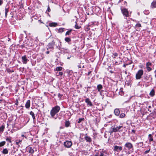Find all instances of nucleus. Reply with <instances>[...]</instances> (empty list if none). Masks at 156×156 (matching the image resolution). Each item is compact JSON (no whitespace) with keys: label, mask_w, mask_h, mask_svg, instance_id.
<instances>
[{"label":"nucleus","mask_w":156,"mask_h":156,"mask_svg":"<svg viewBox=\"0 0 156 156\" xmlns=\"http://www.w3.org/2000/svg\"><path fill=\"white\" fill-rule=\"evenodd\" d=\"M60 109V107L58 105H56L53 107L50 111V115L51 117L53 118L56 119L57 118L55 117V116L59 111Z\"/></svg>","instance_id":"f257e3e1"},{"label":"nucleus","mask_w":156,"mask_h":156,"mask_svg":"<svg viewBox=\"0 0 156 156\" xmlns=\"http://www.w3.org/2000/svg\"><path fill=\"white\" fill-rule=\"evenodd\" d=\"M27 150L30 154H33L35 151H37V149L34 147L29 146L27 147Z\"/></svg>","instance_id":"f03ea898"},{"label":"nucleus","mask_w":156,"mask_h":156,"mask_svg":"<svg viewBox=\"0 0 156 156\" xmlns=\"http://www.w3.org/2000/svg\"><path fill=\"white\" fill-rule=\"evenodd\" d=\"M144 73V71L142 69H140L138 71L136 75V80L140 79Z\"/></svg>","instance_id":"7ed1b4c3"},{"label":"nucleus","mask_w":156,"mask_h":156,"mask_svg":"<svg viewBox=\"0 0 156 156\" xmlns=\"http://www.w3.org/2000/svg\"><path fill=\"white\" fill-rule=\"evenodd\" d=\"M64 145L66 147L70 148L72 145V143L71 141L67 140L64 142Z\"/></svg>","instance_id":"20e7f679"},{"label":"nucleus","mask_w":156,"mask_h":156,"mask_svg":"<svg viewBox=\"0 0 156 156\" xmlns=\"http://www.w3.org/2000/svg\"><path fill=\"white\" fill-rule=\"evenodd\" d=\"M124 146L127 148L129 150L133 148L132 144L130 142L126 143L125 144Z\"/></svg>","instance_id":"39448f33"},{"label":"nucleus","mask_w":156,"mask_h":156,"mask_svg":"<svg viewBox=\"0 0 156 156\" xmlns=\"http://www.w3.org/2000/svg\"><path fill=\"white\" fill-rule=\"evenodd\" d=\"M113 151H114L119 152L122 150V147L121 146H115L113 147Z\"/></svg>","instance_id":"423d86ee"},{"label":"nucleus","mask_w":156,"mask_h":156,"mask_svg":"<svg viewBox=\"0 0 156 156\" xmlns=\"http://www.w3.org/2000/svg\"><path fill=\"white\" fill-rule=\"evenodd\" d=\"M84 139L87 142L90 143L92 141L91 138L90 136H87V133L85 135Z\"/></svg>","instance_id":"0eeeda50"},{"label":"nucleus","mask_w":156,"mask_h":156,"mask_svg":"<svg viewBox=\"0 0 156 156\" xmlns=\"http://www.w3.org/2000/svg\"><path fill=\"white\" fill-rule=\"evenodd\" d=\"M55 42L54 41H52L51 42L49 43L48 45V48L53 49L54 48L53 46L55 45Z\"/></svg>","instance_id":"6e6552de"},{"label":"nucleus","mask_w":156,"mask_h":156,"mask_svg":"<svg viewBox=\"0 0 156 156\" xmlns=\"http://www.w3.org/2000/svg\"><path fill=\"white\" fill-rule=\"evenodd\" d=\"M22 62L23 64H26L27 61H29L27 58L26 56H23L22 57Z\"/></svg>","instance_id":"1a4fd4ad"},{"label":"nucleus","mask_w":156,"mask_h":156,"mask_svg":"<svg viewBox=\"0 0 156 156\" xmlns=\"http://www.w3.org/2000/svg\"><path fill=\"white\" fill-rule=\"evenodd\" d=\"M127 2L126 1H124L123 2V4H122V5H123L121 7V10H127V9H126L125 7L127 6Z\"/></svg>","instance_id":"9d476101"},{"label":"nucleus","mask_w":156,"mask_h":156,"mask_svg":"<svg viewBox=\"0 0 156 156\" xmlns=\"http://www.w3.org/2000/svg\"><path fill=\"white\" fill-rule=\"evenodd\" d=\"M124 16L128 17H129V15L128 10H121Z\"/></svg>","instance_id":"9b49d317"},{"label":"nucleus","mask_w":156,"mask_h":156,"mask_svg":"<svg viewBox=\"0 0 156 156\" xmlns=\"http://www.w3.org/2000/svg\"><path fill=\"white\" fill-rule=\"evenodd\" d=\"M103 88V86L101 84H98L97 86V89L98 91L100 92V93L101 94L102 92V90H101Z\"/></svg>","instance_id":"f8f14e48"},{"label":"nucleus","mask_w":156,"mask_h":156,"mask_svg":"<svg viewBox=\"0 0 156 156\" xmlns=\"http://www.w3.org/2000/svg\"><path fill=\"white\" fill-rule=\"evenodd\" d=\"M151 7L152 9H154L156 7V1H154L151 3Z\"/></svg>","instance_id":"ddd939ff"},{"label":"nucleus","mask_w":156,"mask_h":156,"mask_svg":"<svg viewBox=\"0 0 156 156\" xmlns=\"http://www.w3.org/2000/svg\"><path fill=\"white\" fill-rule=\"evenodd\" d=\"M114 113L115 115L118 116L119 115L120 111L119 109L116 108L114 110Z\"/></svg>","instance_id":"4468645a"},{"label":"nucleus","mask_w":156,"mask_h":156,"mask_svg":"<svg viewBox=\"0 0 156 156\" xmlns=\"http://www.w3.org/2000/svg\"><path fill=\"white\" fill-rule=\"evenodd\" d=\"M85 101L86 103L88 105H89L90 106H92V104L91 102L88 98L86 99H85Z\"/></svg>","instance_id":"2eb2a0df"},{"label":"nucleus","mask_w":156,"mask_h":156,"mask_svg":"<svg viewBox=\"0 0 156 156\" xmlns=\"http://www.w3.org/2000/svg\"><path fill=\"white\" fill-rule=\"evenodd\" d=\"M30 106V100H28L27 101L25 104V107L27 108H29Z\"/></svg>","instance_id":"dca6fc26"},{"label":"nucleus","mask_w":156,"mask_h":156,"mask_svg":"<svg viewBox=\"0 0 156 156\" xmlns=\"http://www.w3.org/2000/svg\"><path fill=\"white\" fill-rule=\"evenodd\" d=\"M112 4L111 3H107V4H106V5L105 6V9H107L108 10L109 9H110V7L112 6Z\"/></svg>","instance_id":"f3484780"},{"label":"nucleus","mask_w":156,"mask_h":156,"mask_svg":"<svg viewBox=\"0 0 156 156\" xmlns=\"http://www.w3.org/2000/svg\"><path fill=\"white\" fill-rule=\"evenodd\" d=\"M57 25V24L56 23L52 22L49 23V26L51 27H55Z\"/></svg>","instance_id":"a211bd4d"},{"label":"nucleus","mask_w":156,"mask_h":156,"mask_svg":"<svg viewBox=\"0 0 156 156\" xmlns=\"http://www.w3.org/2000/svg\"><path fill=\"white\" fill-rule=\"evenodd\" d=\"M5 128V126L4 125H2L1 127H0V133H2Z\"/></svg>","instance_id":"6ab92c4d"},{"label":"nucleus","mask_w":156,"mask_h":156,"mask_svg":"<svg viewBox=\"0 0 156 156\" xmlns=\"http://www.w3.org/2000/svg\"><path fill=\"white\" fill-rule=\"evenodd\" d=\"M155 91L154 89H152L149 93V95L151 97H153L154 95Z\"/></svg>","instance_id":"aec40b11"},{"label":"nucleus","mask_w":156,"mask_h":156,"mask_svg":"<svg viewBox=\"0 0 156 156\" xmlns=\"http://www.w3.org/2000/svg\"><path fill=\"white\" fill-rule=\"evenodd\" d=\"M30 114L31 115L33 118V119L34 121L35 120V115L34 112L32 111H31L30 112Z\"/></svg>","instance_id":"412c9836"},{"label":"nucleus","mask_w":156,"mask_h":156,"mask_svg":"<svg viewBox=\"0 0 156 156\" xmlns=\"http://www.w3.org/2000/svg\"><path fill=\"white\" fill-rule=\"evenodd\" d=\"M9 151L7 148L4 149L2 151V153L4 154H6L8 153Z\"/></svg>","instance_id":"4be33fe9"},{"label":"nucleus","mask_w":156,"mask_h":156,"mask_svg":"<svg viewBox=\"0 0 156 156\" xmlns=\"http://www.w3.org/2000/svg\"><path fill=\"white\" fill-rule=\"evenodd\" d=\"M148 139L149 142H151V141H153V136L151 134H149Z\"/></svg>","instance_id":"5701e85b"},{"label":"nucleus","mask_w":156,"mask_h":156,"mask_svg":"<svg viewBox=\"0 0 156 156\" xmlns=\"http://www.w3.org/2000/svg\"><path fill=\"white\" fill-rule=\"evenodd\" d=\"M11 139L12 137H9L7 136L6 137L5 140L6 141L9 142L10 143H11L12 142Z\"/></svg>","instance_id":"b1692460"},{"label":"nucleus","mask_w":156,"mask_h":156,"mask_svg":"<svg viewBox=\"0 0 156 156\" xmlns=\"http://www.w3.org/2000/svg\"><path fill=\"white\" fill-rule=\"evenodd\" d=\"M62 68L61 66H59V67H57L55 69V71H60L61 70H62Z\"/></svg>","instance_id":"393cba45"},{"label":"nucleus","mask_w":156,"mask_h":156,"mask_svg":"<svg viewBox=\"0 0 156 156\" xmlns=\"http://www.w3.org/2000/svg\"><path fill=\"white\" fill-rule=\"evenodd\" d=\"M21 140H16V144L18 146V147H19L20 146V145L19 144L20 142H21Z\"/></svg>","instance_id":"a878e982"},{"label":"nucleus","mask_w":156,"mask_h":156,"mask_svg":"<svg viewBox=\"0 0 156 156\" xmlns=\"http://www.w3.org/2000/svg\"><path fill=\"white\" fill-rule=\"evenodd\" d=\"M70 122L69 121H66L65 123V126L66 127H67L69 126Z\"/></svg>","instance_id":"bb28decb"},{"label":"nucleus","mask_w":156,"mask_h":156,"mask_svg":"<svg viewBox=\"0 0 156 156\" xmlns=\"http://www.w3.org/2000/svg\"><path fill=\"white\" fill-rule=\"evenodd\" d=\"M5 141H3L0 142V147H2L4 146L5 144Z\"/></svg>","instance_id":"cd10ccee"},{"label":"nucleus","mask_w":156,"mask_h":156,"mask_svg":"<svg viewBox=\"0 0 156 156\" xmlns=\"http://www.w3.org/2000/svg\"><path fill=\"white\" fill-rule=\"evenodd\" d=\"M65 41L67 42H69L71 41V39L69 37H66L65 39Z\"/></svg>","instance_id":"c85d7f7f"},{"label":"nucleus","mask_w":156,"mask_h":156,"mask_svg":"<svg viewBox=\"0 0 156 156\" xmlns=\"http://www.w3.org/2000/svg\"><path fill=\"white\" fill-rule=\"evenodd\" d=\"M112 129L113 131H114V132L119 131V130L118 129V128L117 127H114Z\"/></svg>","instance_id":"c756f323"},{"label":"nucleus","mask_w":156,"mask_h":156,"mask_svg":"<svg viewBox=\"0 0 156 156\" xmlns=\"http://www.w3.org/2000/svg\"><path fill=\"white\" fill-rule=\"evenodd\" d=\"M6 70L8 73H11L14 72V71L13 70H12L9 68H8L6 69Z\"/></svg>","instance_id":"7c9ffc66"},{"label":"nucleus","mask_w":156,"mask_h":156,"mask_svg":"<svg viewBox=\"0 0 156 156\" xmlns=\"http://www.w3.org/2000/svg\"><path fill=\"white\" fill-rule=\"evenodd\" d=\"M75 23H76V25H75V28L77 29H80V27L78 25L76 22H75Z\"/></svg>","instance_id":"2f4dec72"},{"label":"nucleus","mask_w":156,"mask_h":156,"mask_svg":"<svg viewBox=\"0 0 156 156\" xmlns=\"http://www.w3.org/2000/svg\"><path fill=\"white\" fill-rule=\"evenodd\" d=\"M64 28H60L58 30V32L59 33H62L64 31Z\"/></svg>","instance_id":"473e14b6"},{"label":"nucleus","mask_w":156,"mask_h":156,"mask_svg":"<svg viewBox=\"0 0 156 156\" xmlns=\"http://www.w3.org/2000/svg\"><path fill=\"white\" fill-rule=\"evenodd\" d=\"M125 115H126L124 113H122L120 114L119 117L120 118H123L125 116Z\"/></svg>","instance_id":"72a5a7b5"},{"label":"nucleus","mask_w":156,"mask_h":156,"mask_svg":"<svg viewBox=\"0 0 156 156\" xmlns=\"http://www.w3.org/2000/svg\"><path fill=\"white\" fill-rule=\"evenodd\" d=\"M146 68L147 69L148 72L152 70V69L150 66H146Z\"/></svg>","instance_id":"f704fd0d"},{"label":"nucleus","mask_w":156,"mask_h":156,"mask_svg":"<svg viewBox=\"0 0 156 156\" xmlns=\"http://www.w3.org/2000/svg\"><path fill=\"white\" fill-rule=\"evenodd\" d=\"M135 26L136 28H139L141 27V25L139 23H137Z\"/></svg>","instance_id":"c9c22d12"},{"label":"nucleus","mask_w":156,"mask_h":156,"mask_svg":"<svg viewBox=\"0 0 156 156\" xmlns=\"http://www.w3.org/2000/svg\"><path fill=\"white\" fill-rule=\"evenodd\" d=\"M152 64L151 62H148L146 63V66H151Z\"/></svg>","instance_id":"e433bc0d"},{"label":"nucleus","mask_w":156,"mask_h":156,"mask_svg":"<svg viewBox=\"0 0 156 156\" xmlns=\"http://www.w3.org/2000/svg\"><path fill=\"white\" fill-rule=\"evenodd\" d=\"M72 31V30H69L66 32V33L65 35L66 36L67 35H69L70 34V33Z\"/></svg>","instance_id":"4c0bfd02"},{"label":"nucleus","mask_w":156,"mask_h":156,"mask_svg":"<svg viewBox=\"0 0 156 156\" xmlns=\"http://www.w3.org/2000/svg\"><path fill=\"white\" fill-rule=\"evenodd\" d=\"M84 120V118H80L78 121V123H80L81 121Z\"/></svg>","instance_id":"58836bf2"},{"label":"nucleus","mask_w":156,"mask_h":156,"mask_svg":"<svg viewBox=\"0 0 156 156\" xmlns=\"http://www.w3.org/2000/svg\"><path fill=\"white\" fill-rule=\"evenodd\" d=\"M117 127L118 129L119 130V131H120L119 130L121 129L123 127V126H117Z\"/></svg>","instance_id":"ea45409f"},{"label":"nucleus","mask_w":156,"mask_h":156,"mask_svg":"<svg viewBox=\"0 0 156 156\" xmlns=\"http://www.w3.org/2000/svg\"><path fill=\"white\" fill-rule=\"evenodd\" d=\"M15 105H18V101L17 99L16 100V101H15Z\"/></svg>","instance_id":"a19ab883"},{"label":"nucleus","mask_w":156,"mask_h":156,"mask_svg":"<svg viewBox=\"0 0 156 156\" xmlns=\"http://www.w3.org/2000/svg\"><path fill=\"white\" fill-rule=\"evenodd\" d=\"M150 149H149V150L145 151L144 152V153L146 154L148 153L149 152Z\"/></svg>","instance_id":"79ce46f5"},{"label":"nucleus","mask_w":156,"mask_h":156,"mask_svg":"<svg viewBox=\"0 0 156 156\" xmlns=\"http://www.w3.org/2000/svg\"><path fill=\"white\" fill-rule=\"evenodd\" d=\"M113 55L115 56V57H117L118 55V54L116 53H115L113 54Z\"/></svg>","instance_id":"37998d69"},{"label":"nucleus","mask_w":156,"mask_h":156,"mask_svg":"<svg viewBox=\"0 0 156 156\" xmlns=\"http://www.w3.org/2000/svg\"><path fill=\"white\" fill-rule=\"evenodd\" d=\"M3 1L2 0H0V5H2L3 3Z\"/></svg>","instance_id":"c03bdc74"},{"label":"nucleus","mask_w":156,"mask_h":156,"mask_svg":"<svg viewBox=\"0 0 156 156\" xmlns=\"http://www.w3.org/2000/svg\"><path fill=\"white\" fill-rule=\"evenodd\" d=\"M59 74L60 75L62 76L63 75V73L62 72H59Z\"/></svg>","instance_id":"a18cd8bd"},{"label":"nucleus","mask_w":156,"mask_h":156,"mask_svg":"<svg viewBox=\"0 0 156 156\" xmlns=\"http://www.w3.org/2000/svg\"><path fill=\"white\" fill-rule=\"evenodd\" d=\"M123 1V0H119L118 2V4H119L120 2H121Z\"/></svg>","instance_id":"49530a36"},{"label":"nucleus","mask_w":156,"mask_h":156,"mask_svg":"<svg viewBox=\"0 0 156 156\" xmlns=\"http://www.w3.org/2000/svg\"><path fill=\"white\" fill-rule=\"evenodd\" d=\"M62 96V95L61 94H58V97L59 98H61V97Z\"/></svg>","instance_id":"de8ad7c7"},{"label":"nucleus","mask_w":156,"mask_h":156,"mask_svg":"<svg viewBox=\"0 0 156 156\" xmlns=\"http://www.w3.org/2000/svg\"><path fill=\"white\" fill-rule=\"evenodd\" d=\"M8 10H5V15L6 16H7V13L8 12Z\"/></svg>","instance_id":"09e8293b"},{"label":"nucleus","mask_w":156,"mask_h":156,"mask_svg":"<svg viewBox=\"0 0 156 156\" xmlns=\"http://www.w3.org/2000/svg\"><path fill=\"white\" fill-rule=\"evenodd\" d=\"M91 73V71H89V72H88V73L87 75H89Z\"/></svg>","instance_id":"8fccbe9b"},{"label":"nucleus","mask_w":156,"mask_h":156,"mask_svg":"<svg viewBox=\"0 0 156 156\" xmlns=\"http://www.w3.org/2000/svg\"><path fill=\"white\" fill-rule=\"evenodd\" d=\"M20 47H21L22 48H23V47H24V44L20 46Z\"/></svg>","instance_id":"3c124183"},{"label":"nucleus","mask_w":156,"mask_h":156,"mask_svg":"<svg viewBox=\"0 0 156 156\" xmlns=\"http://www.w3.org/2000/svg\"><path fill=\"white\" fill-rule=\"evenodd\" d=\"M110 132L112 133H113V132H114V131H113V129H112V130H110Z\"/></svg>","instance_id":"603ef678"},{"label":"nucleus","mask_w":156,"mask_h":156,"mask_svg":"<svg viewBox=\"0 0 156 156\" xmlns=\"http://www.w3.org/2000/svg\"><path fill=\"white\" fill-rule=\"evenodd\" d=\"M99 156H104V154L103 153H101V154L99 155Z\"/></svg>","instance_id":"864d4df0"},{"label":"nucleus","mask_w":156,"mask_h":156,"mask_svg":"<svg viewBox=\"0 0 156 156\" xmlns=\"http://www.w3.org/2000/svg\"><path fill=\"white\" fill-rule=\"evenodd\" d=\"M47 54H48L49 53V51H47L46 52Z\"/></svg>","instance_id":"5fc2aeb1"},{"label":"nucleus","mask_w":156,"mask_h":156,"mask_svg":"<svg viewBox=\"0 0 156 156\" xmlns=\"http://www.w3.org/2000/svg\"><path fill=\"white\" fill-rule=\"evenodd\" d=\"M47 10H50V9L49 6H48V8Z\"/></svg>","instance_id":"6e6d98bb"},{"label":"nucleus","mask_w":156,"mask_h":156,"mask_svg":"<svg viewBox=\"0 0 156 156\" xmlns=\"http://www.w3.org/2000/svg\"><path fill=\"white\" fill-rule=\"evenodd\" d=\"M146 10H145L144 11V13H145V14H146L145 12H146Z\"/></svg>","instance_id":"4d7b16f0"},{"label":"nucleus","mask_w":156,"mask_h":156,"mask_svg":"<svg viewBox=\"0 0 156 156\" xmlns=\"http://www.w3.org/2000/svg\"><path fill=\"white\" fill-rule=\"evenodd\" d=\"M154 72L155 73H156V70H155V71H154Z\"/></svg>","instance_id":"13d9d810"},{"label":"nucleus","mask_w":156,"mask_h":156,"mask_svg":"<svg viewBox=\"0 0 156 156\" xmlns=\"http://www.w3.org/2000/svg\"><path fill=\"white\" fill-rule=\"evenodd\" d=\"M139 143H143V142H140Z\"/></svg>","instance_id":"bf43d9fd"},{"label":"nucleus","mask_w":156,"mask_h":156,"mask_svg":"<svg viewBox=\"0 0 156 156\" xmlns=\"http://www.w3.org/2000/svg\"><path fill=\"white\" fill-rule=\"evenodd\" d=\"M151 107V106H149V108H150Z\"/></svg>","instance_id":"052dcab7"},{"label":"nucleus","mask_w":156,"mask_h":156,"mask_svg":"<svg viewBox=\"0 0 156 156\" xmlns=\"http://www.w3.org/2000/svg\"><path fill=\"white\" fill-rule=\"evenodd\" d=\"M123 66H124V67H125V66H125V65H123Z\"/></svg>","instance_id":"680f3d73"},{"label":"nucleus","mask_w":156,"mask_h":156,"mask_svg":"<svg viewBox=\"0 0 156 156\" xmlns=\"http://www.w3.org/2000/svg\"><path fill=\"white\" fill-rule=\"evenodd\" d=\"M68 58V59H69V57H68V58Z\"/></svg>","instance_id":"e2e57ef3"},{"label":"nucleus","mask_w":156,"mask_h":156,"mask_svg":"<svg viewBox=\"0 0 156 156\" xmlns=\"http://www.w3.org/2000/svg\"><path fill=\"white\" fill-rule=\"evenodd\" d=\"M5 10H7V9H5Z\"/></svg>","instance_id":"0e129e2a"},{"label":"nucleus","mask_w":156,"mask_h":156,"mask_svg":"<svg viewBox=\"0 0 156 156\" xmlns=\"http://www.w3.org/2000/svg\"><path fill=\"white\" fill-rule=\"evenodd\" d=\"M48 12H49L50 10H48Z\"/></svg>","instance_id":"69168bd1"},{"label":"nucleus","mask_w":156,"mask_h":156,"mask_svg":"<svg viewBox=\"0 0 156 156\" xmlns=\"http://www.w3.org/2000/svg\"><path fill=\"white\" fill-rule=\"evenodd\" d=\"M95 155V156H97V155Z\"/></svg>","instance_id":"338daca9"},{"label":"nucleus","mask_w":156,"mask_h":156,"mask_svg":"<svg viewBox=\"0 0 156 156\" xmlns=\"http://www.w3.org/2000/svg\"><path fill=\"white\" fill-rule=\"evenodd\" d=\"M22 136H24L23 135H22Z\"/></svg>","instance_id":"774afa93"}]
</instances>
